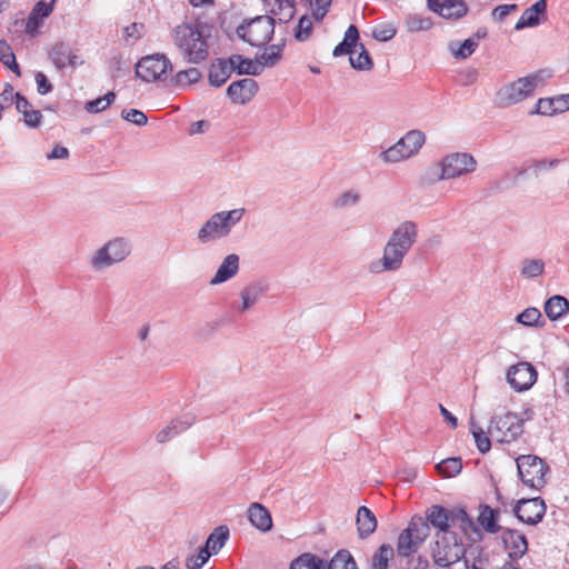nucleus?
Masks as SVG:
<instances>
[{"instance_id": "obj_10", "label": "nucleus", "mask_w": 569, "mask_h": 569, "mask_svg": "<svg viewBox=\"0 0 569 569\" xmlns=\"http://www.w3.org/2000/svg\"><path fill=\"white\" fill-rule=\"evenodd\" d=\"M171 71L172 63L163 53L146 56L136 64V74L144 82L163 81Z\"/></svg>"}, {"instance_id": "obj_3", "label": "nucleus", "mask_w": 569, "mask_h": 569, "mask_svg": "<svg viewBox=\"0 0 569 569\" xmlns=\"http://www.w3.org/2000/svg\"><path fill=\"white\" fill-rule=\"evenodd\" d=\"M244 213V208L213 213L198 231L197 239L199 243L207 244L229 237L233 227L242 220Z\"/></svg>"}, {"instance_id": "obj_61", "label": "nucleus", "mask_w": 569, "mask_h": 569, "mask_svg": "<svg viewBox=\"0 0 569 569\" xmlns=\"http://www.w3.org/2000/svg\"><path fill=\"white\" fill-rule=\"evenodd\" d=\"M17 92H14L13 87L10 83H7L3 91L0 93V108L1 110L6 107H9L17 101Z\"/></svg>"}, {"instance_id": "obj_20", "label": "nucleus", "mask_w": 569, "mask_h": 569, "mask_svg": "<svg viewBox=\"0 0 569 569\" xmlns=\"http://www.w3.org/2000/svg\"><path fill=\"white\" fill-rule=\"evenodd\" d=\"M418 238V227L413 221L401 222L390 234L388 242L409 252Z\"/></svg>"}, {"instance_id": "obj_39", "label": "nucleus", "mask_w": 569, "mask_h": 569, "mask_svg": "<svg viewBox=\"0 0 569 569\" xmlns=\"http://www.w3.org/2000/svg\"><path fill=\"white\" fill-rule=\"evenodd\" d=\"M325 560L319 558L318 556L305 552L293 559L290 563L289 569H323Z\"/></svg>"}, {"instance_id": "obj_56", "label": "nucleus", "mask_w": 569, "mask_h": 569, "mask_svg": "<svg viewBox=\"0 0 569 569\" xmlns=\"http://www.w3.org/2000/svg\"><path fill=\"white\" fill-rule=\"evenodd\" d=\"M121 117L126 121H129L139 127L144 126L148 122L147 116L138 109H129V110L124 109L121 111Z\"/></svg>"}, {"instance_id": "obj_62", "label": "nucleus", "mask_w": 569, "mask_h": 569, "mask_svg": "<svg viewBox=\"0 0 569 569\" xmlns=\"http://www.w3.org/2000/svg\"><path fill=\"white\" fill-rule=\"evenodd\" d=\"M42 24L43 19L30 12L26 22V33L32 37L36 36Z\"/></svg>"}, {"instance_id": "obj_51", "label": "nucleus", "mask_w": 569, "mask_h": 569, "mask_svg": "<svg viewBox=\"0 0 569 569\" xmlns=\"http://www.w3.org/2000/svg\"><path fill=\"white\" fill-rule=\"evenodd\" d=\"M211 551L207 550L203 547H201L198 551L197 556H190L186 560V567L188 569H201L202 566L208 561V559L211 557Z\"/></svg>"}, {"instance_id": "obj_22", "label": "nucleus", "mask_w": 569, "mask_h": 569, "mask_svg": "<svg viewBox=\"0 0 569 569\" xmlns=\"http://www.w3.org/2000/svg\"><path fill=\"white\" fill-rule=\"evenodd\" d=\"M194 422L196 416L192 413H187L176 419H172L168 426H166L156 435V440L159 443H164L174 438L176 436H178L179 433L189 429Z\"/></svg>"}, {"instance_id": "obj_13", "label": "nucleus", "mask_w": 569, "mask_h": 569, "mask_svg": "<svg viewBox=\"0 0 569 569\" xmlns=\"http://www.w3.org/2000/svg\"><path fill=\"white\" fill-rule=\"evenodd\" d=\"M546 505L542 498H522L513 506V515L523 523L536 526L546 515Z\"/></svg>"}, {"instance_id": "obj_28", "label": "nucleus", "mask_w": 569, "mask_h": 569, "mask_svg": "<svg viewBox=\"0 0 569 569\" xmlns=\"http://www.w3.org/2000/svg\"><path fill=\"white\" fill-rule=\"evenodd\" d=\"M448 522L449 528L451 526L459 525L460 529L463 533L468 535L469 532H475L481 537V533L476 526L472 518L468 515L467 510L462 507H455L452 509H448Z\"/></svg>"}, {"instance_id": "obj_31", "label": "nucleus", "mask_w": 569, "mask_h": 569, "mask_svg": "<svg viewBox=\"0 0 569 569\" xmlns=\"http://www.w3.org/2000/svg\"><path fill=\"white\" fill-rule=\"evenodd\" d=\"M357 530L360 538H367L377 529V518L366 506L359 507L356 517Z\"/></svg>"}, {"instance_id": "obj_42", "label": "nucleus", "mask_w": 569, "mask_h": 569, "mask_svg": "<svg viewBox=\"0 0 569 569\" xmlns=\"http://www.w3.org/2000/svg\"><path fill=\"white\" fill-rule=\"evenodd\" d=\"M516 322L525 327H543L545 320L539 309L529 307L516 317Z\"/></svg>"}, {"instance_id": "obj_41", "label": "nucleus", "mask_w": 569, "mask_h": 569, "mask_svg": "<svg viewBox=\"0 0 569 569\" xmlns=\"http://www.w3.org/2000/svg\"><path fill=\"white\" fill-rule=\"evenodd\" d=\"M406 529L410 530L412 536L416 538V542H419L420 545L428 538L430 533L429 523L421 516L412 517Z\"/></svg>"}, {"instance_id": "obj_36", "label": "nucleus", "mask_w": 569, "mask_h": 569, "mask_svg": "<svg viewBox=\"0 0 569 569\" xmlns=\"http://www.w3.org/2000/svg\"><path fill=\"white\" fill-rule=\"evenodd\" d=\"M230 530L228 526L221 525L213 529V531L208 536L204 548L211 551L212 555H217L221 548L226 545L229 539Z\"/></svg>"}, {"instance_id": "obj_40", "label": "nucleus", "mask_w": 569, "mask_h": 569, "mask_svg": "<svg viewBox=\"0 0 569 569\" xmlns=\"http://www.w3.org/2000/svg\"><path fill=\"white\" fill-rule=\"evenodd\" d=\"M284 43L271 44L266 50V52L256 57L257 62H259L262 67H273L276 66L282 57Z\"/></svg>"}, {"instance_id": "obj_49", "label": "nucleus", "mask_w": 569, "mask_h": 569, "mask_svg": "<svg viewBox=\"0 0 569 569\" xmlns=\"http://www.w3.org/2000/svg\"><path fill=\"white\" fill-rule=\"evenodd\" d=\"M361 48V51L359 52L358 57L350 56L349 61L353 69L356 70H371L373 67L372 59L365 48L362 43L359 44Z\"/></svg>"}, {"instance_id": "obj_18", "label": "nucleus", "mask_w": 569, "mask_h": 569, "mask_svg": "<svg viewBox=\"0 0 569 569\" xmlns=\"http://www.w3.org/2000/svg\"><path fill=\"white\" fill-rule=\"evenodd\" d=\"M428 8L449 20H459L467 16L469 11L463 0H428Z\"/></svg>"}, {"instance_id": "obj_11", "label": "nucleus", "mask_w": 569, "mask_h": 569, "mask_svg": "<svg viewBox=\"0 0 569 569\" xmlns=\"http://www.w3.org/2000/svg\"><path fill=\"white\" fill-rule=\"evenodd\" d=\"M477 168V160L475 157L467 152H455L446 156L440 161L439 180H448L458 178L470 172Z\"/></svg>"}, {"instance_id": "obj_8", "label": "nucleus", "mask_w": 569, "mask_h": 569, "mask_svg": "<svg viewBox=\"0 0 569 569\" xmlns=\"http://www.w3.org/2000/svg\"><path fill=\"white\" fill-rule=\"evenodd\" d=\"M130 252V242L122 237H118L97 250L90 259V264L94 270H102L123 261Z\"/></svg>"}, {"instance_id": "obj_44", "label": "nucleus", "mask_w": 569, "mask_h": 569, "mask_svg": "<svg viewBox=\"0 0 569 569\" xmlns=\"http://www.w3.org/2000/svg\"><path fill=\"white\" fill-rule=\"evenodd\" d=\"M200 78H201V72L197 68L191 67L187 70H181V71L177 72L171 78V83L176 87L183 88V87H188L192 83L198 82L200 80Z\"/></svg>"}, {"instance_id": "obj_32", "label": "nucleus", "mask_w": 569, "mask_h": 569, "mask_svg": "<svg viewBox=\"0 0 569 569\" xmlns=\"http://www.w3.org/2000/svg\"><path fill=\"white\" fill-rule=\"evenodd\" d=\"M228 61L232 71L238 74L259 76L262 72V67L256 59L251 60L241 54H232L228 58Z\"/></svg>"}, {"instance_id": "obj_17", "label": "nucleus", "mask_w": 569, "mask_h": 569, "mask_svg": "<svg viewBox=\"0 0 569 569\" xmlns=\"http://www.w3.org/2000/svg\"><path fill=\"white\" fill-rule=\"evenodd\" d=\"M501 540L505 549L508 551L510 561L521 559L528 551V540L526 536L517 529L505 528L501 531Z\"/></svg>"}, {"instance_id": "obj_30", "label": "nucleus", "mask_w": 569, "mask_h": 569, "mask_svg": "<svg viewBox=\"0 0 569 569\" xmlns=\"http://www.w3.org/2000/svg\"><path fill=\"white\" fill-rule=\"evenodd\" d=\"M547 11V0H538L531 7L527 8L515 26L516 30L539 24V16Z\"/></svg>"}, {"instance_id": "obj_15", "label": "nucleus", "mask_w": 569, "mask_h": 569, "mask_svg": "<svg viewBox=\"0 0 569 569\" xmlns=\"http://www.w3.org/2000/svg\"><path fill=\"white\" fill-rule=\"evenodd\" d=\"M268 289V282L263 279L249 282L240 291L241 302H233L232 308L239 313L249 311L266 295Z\"/></svg>"}, {"instance_id": "obj_14", "label": "nucleus", "mask_w": 569, "mask_h": 569, "mask_svg": "<svg viewBox=\"0 0 569 569\" xmlns=\"http://www.w3.org/2000/svg\"><path fill=\"white\" fill-rule=\"evenodd\" d=\"M408 252L391 244L387 241L383 248L381 259L373 260L369 264V270L373 273H381L386 271H397L402 267L403 259Z\"/></svg>"}, {"instance_id": "obj_12", "label": "nucleus", "mask_w": 569, "mask_h": 569, "mask_svg": "<svg viewBox=\"0 0 569 569\" xmlns=\"http://www.w3.org/2000/svg\"><path fill=\"white\" fill-rule=\"evenodd\" d=\"M537 370L530 362L521 361L508 368L506 380L518 392L529 390L537 381Z\"/></svg>"}, {"instance_id": "obj_27", "label": "nucleus", "mask_w": 569, "mask_h": 569, "mask_svg": "<svg viewBox=\"0 0 569 569\" xmlns=\"http://www.w3.org/2000/svg\"><path fill=\"white\" fill-rule=\"evenodd\" d=\"M479 510L480 512L477 520L486 532L495 535L505 529L498 523L500 517L499 509H493L488 505L481 503Z\"/></svg>"}, {"instance_id": "obj_59", "label": "nucleus", "mask_w": 569, "mask_h": 569, "mask_svg": "<svg viewBox=\"0 0 569 569\" xmlns=\"http://www.w3.org/2000/svg\"><path fill=\"white\" fill-rule=\"evenodd\" d=\"M54 2H56V0H51L50 2H46L42 0L38 1L34 4V7L32 8L31 13H33L34 16H38L39 18L44 19L52 13Z\"/></svg>"}, {"instance_id": "obj_50", "label": "nucleus", "mask_w": 569, "mask_h": 569, "mask_svg": "<svg viewBox=\"0 0 569 569\" xmlns=\"http://www.w3.org/2000/svg\"><path fill=\"white\" fill-rule=\"evenodd\" d=\"M545 262L540 259L525 260L521 268V274L526 278H536L542 274Z\"/></svg>"}, {"instance_id": "obj_54", "label": "nucleus", "mask_w": 569, "mask_h": 569, "mask_svg": "<svg viewBox=\"0 0 569 569\" xmlns=\"http://www.w3.org/2000/svg\"><path fill=\"white\" fill-rule=\"evenodd\" d=\"M360 194L353 190H348L340 194L333 202L336 208H347L355 206L359 202Z\"/></svg>"}, {"instance_id": "obj_7", "label": "nucleus", "mask_w": 569, "mask_h": 569, "mask_svg": "<svg viewBox=\"0 0 569 569\" xmlns=\"http://www.w3.org/2000/svg\"><path fill=\"white\" fill-rule=\"evenodd\" d=\"M516 463L523 485L537 490L546 485L545 477L550 468L543 459L535 455H521L516 459Z\"/></svg>"}, {"instance_id": "obj_21", "label": "nucleus", "mask_w": 569, "mask_h": 569, "mask_svg": "<svg viewBox=\"0 0 569 569\" xmlns=\"http://www.w3.org/2000/svg\"><path fill=\"white\" fill-rule=\"evenodd\" d=\"M567 110H569V93L538 99L529 114L555 116Z\"/></svg>"}, {"instance_id": "obj_46", "label": "nucleus", "mask_w": 569, "mask_h": 569, "mask_svg": "<svg viewBox=\"0 0 569 569\" xmlns=\"http://www.w3.org/2000/svg\"><path fill=\"white\" fill-rule=\"evenodd\" d=\"M470 432L475 438L477 449L481 453H487L491 448L490 438L481 427L477 426L473 419L470 420Z\"/></svg>"}, {"instance_id": "obj_60", "label": "nucleus", "mask_w": 569, "mask_h": 569, "mask_svg": "<svg viewBox=\"0 0 569 569\" xmlns=\"http://www.w3.org/2000/svg\"><path fill=\"white\" fill-rule=\"evenodd\" d=\"M34 80L37 83V91L39 94L44 96L52 91L53 87L43 72L38 71L34 74Z\"/></svg>"}, {"instance_id": "obj_38", "label": "nucleus", "mask_w": 569, "mask_h": 569, "mask_svg": "<svg viewBox=\"0 0 569 569\" xmlns=\"http://www.w3.org/2000/svg\"><path fill=\"white\" fill-rule=\"evenodd\" d=\"M323 569H358L357 563L347 549L339 550L333 558L327 562L325 561Z\"/></svg>"}, {"instance_id": "obj_26", "label": "nucleus", "mask_w": 569, "mask_h": 569, "mask_svg": "<svg viewBox=\"0 0 569 569\" xmlns=\"http://www.w3.org/2000/svg\"><path fill=\"white\" fill-rule=\"evenodd\" d=\"M250 523L262 532H268L272 528V518L270 511L259 502H253L248 509Z\"/></svg>"}, {"instance_id": "obj_34", "label": "nucleus", "mask_w": 569, "mask_h": 569, "mask_svg": "<svg viewBox=\"0 0 569 569\" xmlns=\"http://www.w3.org/2000/svg\"><path fill=\"white\" fill-rule=\"evenodd\" d=\"M359 39H360V34H359L358 28L355 24H350L345 32L343 40L335 47V49L332 51V56L333 57H341L345 54L352 56L353 49L359 44L358 43Z\"/></svg>"}, {"instance_id": "obj_25", "label": "nucleus", "mask_w": 569, "mask_h": 569, "mask_svg": "<svg viewBox=\"0 0 569 569\" xmlns=\"http://www.w3.org/2000/svg\"><path fill=\"white\" fill-rule=\"evenodd\" d=\"M232 67L228 59L217 58L209 68L208 80L210 86L219 88L231 77Z\"/></svg>"}, {"instance_id": "obj_53", "label": "nucleus", "mask_w": 569, "mask_h": 569, "mask_svg": "<svg viewBox=\"0 0 569 569\" xmlns=\"http://www.w3.org/2000/svg\"><path fill=\"white\" fill-rule=\"evenodd\" d=\"M332 0H309L312 8V17L316 21H321L328 13Z\"/></svg>"}, {"instance_id": "obj_57", "label": "nucleus", "mask_w": 569, "mask_h": 569, "mask_svg": "<svg viewBox=\"0 0 569 569\" xmlns=\"http://www.w3.org/2000/svg\"><path fill=\"white\" fill-rule=\"evenodd\" d=\"M477 48V40L475 37H470L460 44L459 49L455 52V56L460 59H467L476 51Z\"/></svg>"}, {"instance_id": "obj_33", "label": "nucleus", "mask_w": 569, "mask_h": 569, "mask_svg": "<svg viewBox=\"0 0 569 569\" xmlns=\"http://www.w3.org/2000/svg\"><path fill=\"white\" fill-rule=\"evenodd\" d=\"M448 509L440 506V505H432L430 508L426 511V520L431 525L432 527L439 529L440 532L443 535H448L451 531L449 530V522H448Z\"/></svg>"}, {"instance_id": "obj_16", "label": "nucleus", "mask_w": 569, "mask_h": 569, "mask_svg": "<svg viewBox=\"0 0 569 569\" xmlns=\"http://www.w3.org/2000/svg\"><path fill=\"white\" fill-rule=\"evenodd\" d=\"M49 59L57 70H63L66 67L74 69L84 63L81 57L72 50L70 44L63 41L52 46L49 51Z\"/></svg>"}, {"instance_id": "obj_23", "label": "nucleus", "mask_w": 569, "mask_h": 569, "mask_svg": "<svg viewBox=\"0 0 569 569\" xmlns=\"http://www.w3.org/2000/svg\"><path fill=\"white\" fill-rule=\"evenodd\" d=\"M263 6L270 16L280 23H287L295 17V0H263Z\"/></svg>"}, {"instance_id": "obj_43", "label": "nucleus", "mask_w": 569, "mask_h": 569, "mask_svg": "<svg viewBox=\"0 0 569 569\" xmlns=\"http://www.w3.org/2000/svg\"><path fill=\"white\" fill-rule=\"evenodd\" d=\"M395 550L391 545L383 543L373 553L371 559L372 569H387L389 560L393 558Z\"/></svg>"}, {"instance_id": "obj_24", "label": "nucleus", "mask_w": 569, "mask_h": 569, "mask_svg": "<svg viewBox=\"0 0 569 569\" xmlns=\"http://www.w3.org/2000/svg\"><path fill=\"white\" fill-rule=\"evenodd\" d=\"M240 258L236 253L228 254L218 267L210 280L211 286L223 283L233 278L239 271Z\"/></svg>"}, {"instance_id": "obj_64", "label": "nucleus", "mask_w": 569, "mask_h": 569, "mask_svg": "<svg viewBox=\"0 0 569 569\" xmlns=\"http://www.w3.org/2000/svg\"><path fill=\"white\" fill-rule=\"evenodd\" d=\"M429 561L423 556L412 557L408 560V569H428Z\"/></svg>"}, {"instance_id": "obj_1", "label": "nucleus", "mask_w": 569, "mask_h": 569, "mask_svg": "<svg viewBox=\"0 0 569 569\" xmlns=\"http://www.w3.org/2000/svg\"><path fill=\"white\" fill-rule=\"evenodd\" d=\"M170 34L174 47L188 63L199 64L208 59L211 38L208 23L199 19L184 21L176 26Z\"/></svg>"}, {"instance_id": "obj_48", "label": "nucleus", "mask_w": 569, "mask_h": 569, "mask_svg": "<svg viewBox=\"0 0 569 569\" xmlns=\"http://www.w3.org/2000/svg\"><path fill=\"white\" fill-rule=\"evenodd\" d=\"M116 99V93L110 91L103 97L90 100L86 103L84 109L89 113H98L106 110Z\"/></svg>"}, {"instance_id": "obj_47", "label": "nucleus", "mask_w": 569, "mask_h": 569, "mask_svg": "<svg viewBox=\"0 0 569 569\" xmlns=\"http://www.w3.org/2000/svg\"><path fill=\"white\" fill-rule=\"evenodd\" d=\"M406 26L410 32H419L429 30L432 27V20L429 17L421 14H408L406 18Z\"/></svg>"}, {"instance_id": "obj_45", "label": "nucleus", "mask_w": 569, "mask_h": 569, "mask_svg": "<svg viewBox=\"0 0 569 569\" xmlns=\"http://www.w3.org/2000/svg\"><path fill=\"white\" fill-rule=\"evenodd\" d=\"M436 469L439 475L446 478L455 477L461 472L462 461L460 457L447 458L440 461Z\"/></svg>"}, {"instance_id": "obj_55", "label": "nucleus", "mask_w": 569, "mask_h": 569, "mask_svg": "<svg viewBox=\"0 0 569 569\" xmlns=\"http://www.w3.org/2000/svg\"><path fill=\"white\" fill-rule=\"evenodd\" d=\"M397 34V30L391 24L377 26L372 31V37L381 42L391 40Z\"/></svg>"}, {"instance_id": "obj_6", "label": "nucleus", "mask_w": 569, "mask_h": 569, "mask_svg": "<svg viewBox=\"0 0 569 569\" xmlns=\"http://www.w3.org/2000/svg\"><path fill=\"white\" fill-rule=\"evenodd\" d=\"M426 141V134L420 130H410L393 146L381 151L380 159L386 163H396L418 153Z\"/></svg>"}, {"instance_id": "obj_52", "label": "nucleus", "mask_w": 569, "mask_h": 569, "mask_svg": "<svg viewBox=\"0 0 569 569\" xmlns=\"http://www.w3.org/2000/svg\"><path fill=\"white\" fill-rule=\"evenodd\" d=\"M311 31H312L311 19L307 14H305L299 19L298 26L295 31V38L298 41L303 42L310 37Z\"/></svg>"}, {"instance_id": "obj_63", "label": "nucleus", "mask_w": 569, "mask_h": 569, "mask_svg": "<svg viewBox=\"0 0 569 569\" xmlns=\"http://www.w3.org/2000/svg\"><path fill=\"white\" fill-rule=\"evenodd\" d=\"M518 10V6L516 3H511V4H501V6H498L496 7L493 10H492V17L495 20L501 22L505 20V18L512 11H517Z\"/></svg>"}, {"instance_id": "obj_37", "label": "nucleus", "mask_w": 569, "mask_h": 569, "mask_svg": "<svg viewBox=\"0 0 569 569\" xmlns=\"http://www.w3.org/2000/svg\"><path fill=\"white\" fill-rule=\"evenodd\" d=\"M419 546L420 543L416 542V538L412 536L410 530L405 529L401 531L397 542V551L400 557H410L418 550Z\"/></svg>"}, {"instance_id": "obj_2", "label": "nucleus", "mask_w": 569, "mask_h": 569, "mask_svg": "<svg viewBox=\"0 0 569 569\" xmlns=\"http://www.w3.org/2000/svg\"><path fill=\"white\" fill-rule=\"evenodd\" d=\"M549 76L546 70H538L503 84L495 94V104L498 108H508L522 102L532 97L536 89L543 84L546 78Z\"/></svg>"}, {"instance_id": "obj_4", "label": "nucleus", "mask_w": 569, "mask_h": 569, "mask_svg": "<svg viewBox=\"0 0 569 569\" xmlns=\"http://www.w3.org/2000/svg\"><path fill=\"white\" fill-rule=\"evenodd\" d=\"M236 33L252 47H266L274 34V19L270 16L246 19L237 27Z\"/></svg>"}, {"instance_id": "obj_29", "label": "nucleus", "mask_w": 569, "mask_h": 569, "mask_svg": "<svg viewBox=\"0 0 569 569\" xmlns=\"http://www.w3.org/2000/svg\"><path fill=\"white\" fill-rule=\"evenodd\" d=\"M16 96V109L23 114L24 124L32 129L40 127L42 113L39 110H33L31 103L23 94L17 92Z\"/></svg>"}, {"instance_id": "obj_9", "label": "nucleus", "mask_w": 569, "mask_h": 569, "mask_svg": "<svg viewBox=\"0 0 569 569\" xmlns=\"http://www.w3.org/2000/svg\"><path fill=\"white\" fill-rule=\"evenodd\" d=\"M523 432V421L513 412L493 416L488 435L500 443H510Z\"/></svg>"}, {"instance_id": "obj_58", "label": "nucleus", "mask_w": 569, "mask_h": 569, "mask_svg": "<svg viewBox=\"0 0 569 569\" xmlns=\"http://www.w3.org/2000/svg\"><path fill=\"white\" fill-rule=\"evenodd\" d=\"M144 26L142 23L133 22L123 28V38L126 41H136L143 34Z\"/></svg>"}, {"instance_id": "obj_19", "label": "nucleus", "mask_w": 569, "mask_h": 569, "mask_svg": "<svg viewBox=\"0 0 569 569\" xmlns=\"http://www.w3.org/2000/svg\"><path fill=\"white\" fill-rule=\"evenodd\" d=\"M258 82L251 78L233 81L227 89V96L233 103L246 104L258 92Z\"/></svg>"}, {"instance_id": "obj_5", "label": "nucleus", "mask_w": 569, "mask_h": 569, "mask_svg": "<svg viewBox=\"0 0 569 569\" xmlns=\"http://www.w3.org/2000/svg\"><path fill=\"white\" fill-rule=\"evenodd\" d=\"M465 553L466 549L462 539L456 532L442 535L431 549L435 565L441 568H448L459 562L465 557Z\"/></svg>"}, {"instance_id": "obj_35", "label": "nucleus", "mask_w": 569, "mask_h": 569, "mask_svg": "<svg viewBox=\"0 0 569 569\" xmlns=\"http://www.w3.org/2000/svg\"><path fill=\"white\" fill-rule=\"evenodd\" d=\"M569 311V301L560 295H555L545 303V312L547 317L555 321L560 319Z\"/></svg>"}]
</instances>
